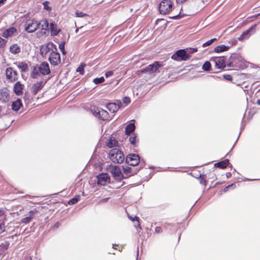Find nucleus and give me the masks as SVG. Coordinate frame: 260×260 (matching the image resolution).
Instances as JSON below:
<instances>
[{"label":"nucleus","mask_w":260,"mask_h":260,"mask_svg":"<svg viewBox=\"0 0 260 260\" xmlns=\"http://www.w3.org/2000/svg\"><path fill=\"white\" fill-rule=\"evenodd\" d=\"M109 155L110 160L114 163L120 164L124 160L123 152L117 148L111 149Z\"/></svg>","instance_id":"1"},{"label":"nucleus","mask_w":260,"mask_h":260,"mask_svg":"<svg viewBox=\"0 0 260 260\" xmlns=\"http://www.w3.org/2000/svg\"><path fill=\"white\" fill-rule=\"evenodd\" d=\"M91 111L95 117L102 120L109 119V114L107 111L101 108L96 107L95 106L92 107Z\"/></svg>","instance_id":"2"},{"label":"nucleus","mask_w":260,"mask_h":260,"mask_svg":"<svg viewBox=\"0 0 260 260\" xmlns=\"http://www.w3.org/2000/svg\"><path fill=\"white\" fill-rule=\"evenodd\" d=\"M191 55L187 54L185 50L181 49L177 51L173 54L171 58L175 60H187L190 58Z\"/></svg>","instance_id":"3"},{"label":"nucleus","mask_w":260,"mask_h":260,"mask_svg":"<svg viewBox=\"0 0 260 260\" xmlns=\"http://www.w3.org/2000/svg\"><path fill=\"white\" fill-rule=\"evenodd\" d=\"M172 8V3L170 0H163L159 4V11L161 14L168 13Z\"/></svg>","instance_id":"4"},{"label":"nucleus","mask_w":260,"mask_h":260,"mask_svg":"<svg viewBox=\"0 0 260 260\" xmlns=\"http://www.w3.org/2000/svg\"><path fill=\"white\" fill-rule=\"evenodd\" d=\"M39 27V24L35 19L28 20L25 24V30L28 33L35 32Z\"/></svg>","instance_id":"5"},{"label":"nucleus","mask_w":260,"mask_h":260,"mask_svg":"<svg viewBox=\"0 0 260 260\" xmlns=\"http://www.w3.org/2000/svg\"><path fill=\"white\" fill-rule=\"evenodd\" d=\"M48 59L50 64L53 66H56L61 62L60 54L56 50H52L50 54Z\"/></svg>","instance_id":"6"},{"label":"nucleus","mask_w":260,"mask_h":260,"mask_svg":"<svg viewBox=\"0 0 260 260\" xmlns=\"http://www.w3.org/2000/svg\"><path fill=\"white\" fill-rule=\"evenodd\" d=\"M54 49L57 50L55 45L52 42L43 45L40 47V54L43 57H45L48 53L51 51L52 52Z\"/></svg>","instance_id":"7"},{"label":"nucleus","mask_w":260,"mask_h":260,"mask_svg":"<svg viewBox=\"0 0 260 260\" xmlns=\"http://www.w3.org/2000/svg\"><path fill=\"white\" fill-rule=\"evenodd\" d=\"M125 162L129 166H137L140 162V157L137 154H129L126 157Z\"/></svg>","instance_id":"8"},{"label":"nucleus","mask_w":260,"mask_h":260,"mask_svg":"<svg viewBox=\"0 0 260 260\" xmlns=\"http://www.w3.org/2000/svg\"><path fill=\"white\" fill-rule=\"evenodd\" d=\"M110 172L113 177L118 181H121L122 179H126L122 174L121 171L119 167L117 166H112L110 168Z\"/></svg>","instance_id":"9"},{"label":"nucleus","mask_w":260,"mask_h":260,"mask_svg":"<svg viewBox=\"0 0 260 260\" xmlns=\"http://www.w3.org/2000/svg\"><path fill=\"white\" fill-rule=\"evenodd\" d=\"M39 24V26L41 27V30L40 31H38L37 32V35L38 37H41L43 35H46L47 32H49V23L46 19L42 20L40 22H38Z\"/></svg>","instance_id":"10"},{"label":"nucleus","mask_w":260,"mask_h":260,"mask_svg":"<svg viewBox=\"0 0 260 260\" xmlns=\"http://www.w3.org/2000/svg\"><path fill=\"white\" fill-rule=\"evenodd\" d=\"M6 75L8 80L14 82L18 79V74L13 68H8L6 70Z\"/></svg>","instance_id":"11"},{"label":"nucleus","mask_w":260,"mask_h":260,"mask_svg":"<svg viewBox=\"0 0 260 260\" xmlns=\"http://www.w3.org/2000/svg\"><path fill=\"white\" fill-rule=\"evenodd\" d=\"M211 61L214 62L215 67L217 69H223L226 66L224 57L223 56L213 57Z\"/></svg>","instance_id":"12"},{"label":"nucleus","mask_w":260,"mask_h":260,"mask_svg":"<svg viewBox=\"0 0 260 260\" xmlns=\"http://www.w3.org/2000/svg\"><path fill=\"white\" fill-rule=\"evenodd\" d=\"M159 66L157 62H155L154 63L148 66L145 69L139 71L138 72L143 73H148L149 74L153 73L156 72Z\"/></svg>","instance_id":"13"},{"label":"nucleus","mask_w":260,"mask_h":260,"mask_svg":"<svg viewBox=\"0 0 260 260\" xmlns=\"http://www.w3.org/2000/svg\"><path fill=\"white\" fill-rule=\"evenodd\" d=\"M97 183L99 185H105L110 182V177L107 173H102L97 176Z\"/></svg>","instance_id":"14"},{"label":"nucleus","mask_w":260,"mask_h":260,"mask_svg":"<svg viewBox=\"0 0 260 260\" xmlns=\"http://www.w3.org/2000/svg\"><path fill=\"white\" fill-rule=\"evenodd\" d=\"M257 24H255L250 27H249L248 29L244 31L240 37L238 38L239 40H242L243 39H247L249 36H251L252 33H253L255 31V28Z\"/></svg>","instance_id":"15"},{"label":"nucleus","mask_w":260,"mask_h":260,"mask_svg":"<svg viewBox=\"0 0 260 260\" xmlns=\"http://www.w3.org/2000/svg\"><path fill=\"white\" fill-rule=\"evenodd\" d=\"M122 168L124 174L127 176L126 177L127 178L136 174L139 171L137 168L133 169L127 166H123Z\"/></svg>","instance_id":"16"},{"label":"nucleus","mask_w":260,"mask_h":260,"mask_svg":"<svg viewBox=\"0 0 260 260\" xmlns=\"http://www.w3.org/2000/svg\"><path fill=\"white\" fill-rule=\"evenodd\" d=\"M38 70L43 75H48L50 73L49 64L46 61L41 63L38 68Z\"/></svg>","instance_id":"17"},{"label":"nucleus","mask_w":260,"mask_h":260,"mask_svg":"<svg viewBox=\"0 0 260 260\" xmlns=\"http://www.w3.org/2000/svg\"><path fill=\"white\" fill-rule=\"evenodd\" d=\"M9 94L7 89L0 90V102L3 103H7L9 100Z\"/></svg>","instance_id":"18"},{"label":"nucleus","mask_w":260,"mask_h":260,"mask_svg":"<svg viewBox=\"0 0 260 260\" xmlns=\"http://www.w3.org/2000/svg\"><path fill=\"white\" fill-rule=\"evenodd\" d=\"M122 104L120 102L119 104H116L114 103H110L107 104V108L109 111L115 113L119 110Z\"/></svg>","instance_id":"19"},{"label":"nucleus","mask_w":260,"mask_h":260,"mask_svg":"<svg viewBox=\"0 0 260 260\" xmlns=\"http://www.w3.org/2000/svg\"><path fill=\"white\" fill-rule=\"evenodd\" d=\"M44 84L43 81L38 82L33 84L31 87V92L34 94H36L43 87Z\"/></svg>","instance_id":"20"},{"label":"nucleus","mask_w":260,"mask_h":260,"mask_svg":"<svg viewBox=\"0 0 260 260\" xmlns=\"http://www.w3.org/2000/svg\"><path fill=\"white\" fill-rule=\"evenodd\" d=\"M24 85L20 82H17L14 86V90L16 95H19L22 93Z\"/></svg>","instance_id":"21"},{"label":"nucleus","mask_w":260,"mask_h":260,"mask_svg":"<svg viewBox=\"0 0 260 260\" xmlns=\"http://www.w3.org/2000/svg\"><path fill=\"white\" fill-rule=\"evenodd\" d=\"M22 106V104L19 99H17L12 103V109L15 111H18Z\"/></svg>","instance_id":"22"},{"label":"nucleus","mask_w":260,"mask_h":260,"mask_svg":"<svg viewBox=\"0 0 260 260\" xmlns=\"http://www.w3.org/2000/svg\"><path fill=\"white\" fill-rule=\"evenodd\" d=\"M16 31V29L13 27L5 30L3 34V37L8 38L12 36Z\"/></svg>","instance_id":"23"},{"label":"nucleus","mask_w":260,"mask_h":260,"mask_svg":"<svg viewBox=\"0 0 260 260\" xmlns=\"http://www.w3.org/2000/svg\"><path fill=\"white\" fill-rule=\"evenodd\" d=\"M136 126L134 123H130L126 125L125 128V134L126 135H129L135 129Z\"/></svg>","instance_id":"24"},{"label":"nucleus","mask_w":260,"mask_h":260,"mask_svg":"<svg viewBox=\"0 0 260 260\" xmlns=\"http://www.w3.org/2000/svg\"><path fill=\"white\" fill-rule=\"evenodd\" d=\"M9 50L11 53L13 54H17L20 52L21 48L17 44H14L10 47Z\"/></svg>","instance_id":"25"},{"label":"nucleus","mask_w":260,"mask_h":260,"mask_svg":"<svg viewBox=\"0 0 260 260\" xmlns=\"http://www.w3.org/2000/svg\"><path fill=\"white\" fill-rule=\"evenodd\" d=\"M17 68L20 70L21 72H26L28 70L27 64L24 62H19L17 64Z\"/></svg>","instance_id":"26"},{"label":"nucleus","mask_w":260,"mask_h":260,"mask_svg":"<svg viewBox=\"0 0 260 260\" xmlns=\"http://www.w3.org/2000/svg\"><path fill=\"white\" fill-rule=\"evenodd\" d=\"M50 29L51 31V35L52 36H55L58 35L59 32L60 31V29H58L57 28V26L56 24H54L53 23H51L50 24Z\"/></svg>","instance_id":"27"},{"label":"nucleus","mask_w":260,"mask_h":260,"mask_svg":"<svg viewBox=\"0 0 260 260\" xmlns=\"http://www.w3.org/2000/svg\"><path fill=\"white\" fill-rule=\"evenodd\" d=\"M36 212V211H30L29 212V216L23 218L22 219V222L24 223H29L30 221V220L34 217Z\"/></svg>","instance_id":"28"},{"label":"nucleus","mask_w":260,"mask_h":260,"mask_svg":"<svg viewBox=\"0 0 260 260\" xmlns=\"http://www.w3.org/2000/svg\"><path fill=\"white\" fill-rule=\"evenodd\" d=\"M129 141L132 145L134 146H136L137 143L139 141L137 134L135 133L132 134L129 138Z\"/></svg>","instance_id":"29"},{"label":"nucleus","mask_w":260,"mask_h":260,"mask_svg":"<svg viewBox=\"0 0 260 260\" xmlns=\"http://www.w3.org/2000/svg\"><path fill=\"white\" fill-rule=\"evenodd\" d=\"M229 164V160L225 159L224 160L215 164L214 166L219 168L224 169L228 166Z\"/></svg>","instance_id":"30"},{"label":"nucleus","mask_w":260,"mask_h":260,"mask_svg":"<svg viewBox=\"0 0 260 260\" xmlns=\"http://www.w3.org/2000/svg\"><path fill=\"white\" fill-rule=\"evenodd\" d=\"M229 47L224 45H218L214 48V52L216 53L222 52L228 50Z\"/></svg>","instance_id":"31"},{"label":"nucleus","mask_w":260,"mask_h":260,"mask_svg":"<svg viewBox=\"0 0 260 260\" xmlns=\"http://www.w3.org/2000/svg\"><path fill=\"white\" fill-rule=\"evenodd\" d=\"M5 223L4 219L3 216L0 215V234L5 231Z\"/></svg>","instance_id":"32"},{"label":"nucleus","mask_w":260,"mask_h":260,"mask_svg":"<svg viewBox=\"0 0 260 260\" xmlns=\"http://www.w3.org/2000/svg\"><path fill=\"white\" fill-rule=\"evenodd\" d=\"M76 16L77 17H84L85 19L88 21V18H89V16L82 12L77 11L76 12Z\"/></svg>","instance_id":"33"},{"label":"nucleus","mask_w":260,"mask_h":260,"mask_svg":"<svg viewBox=\"0 0 260 260\" xmlns=\"http://www.w3.org/2000/svg\"><path fill=\"white\" fill-rule=\"evenodd\" d=\"M80 198V195H77L69 201L68 204L69 205H74L78 202Z\"/></svg>","instance_id":"34"},{"label":"nucleus","mask_w":260,"mask_h":260,"mask_svg":"<svg viewBox=\"0 0 260 260\" xmlns=\"http://www.w3.org/2000/svg\"><path fill=\"white\" fill-rule=\"evenodd\" d=\"M40 74L38 72L36 68H34V70L31 73L30 77L34 79H37L38 76H40Z\"/></svg>","instance_id":"35"},{"label":"nucleus","mask_w":260,"mask_h":260,"mask_svg":"<svg viewBox=\"0 0 260 260\" xmlns=\"http://www.w3.org/2000/svg\"><path fill=\"white\" fill-rule=\"evenodd\" d=\"M211 63L209 61H206L202 67V69L206 71H209L210 70Z\"/></svg>","instance_id":"36"},{"label":"nucleus","mask_w":260,"mask_h":260,"mask_svg":"<svg viewBox=\"0 0 260 260\" xmlns=\"http://www.w3.org/2000/svg\"><path fill=\"white\" fill-rule=\"evenodd\" d=\"M64 46H65V42L63 41L61 42L59 44V49L60 50L61 52L63 55H65L66 54V51L64 49Z\"/></svg>","instance_id":"37"},{"label":"nucleus","mask_w":260,"mask_h":260,"mask_svg":"<svg viewBox=\"0 0 260 260\" xmlns=\"http://www.w3.org/2000/svg\"><path fill=\"white\" fill-rule=\"evenodd\" d=\"M104 81H105L104 78L103 77H101L100 78H96L94 79L93 82L95 84H98L102 83L104 82Z\"/></svg>","instance_id":"38"},{"label":"nucleus","mask_w":260,"mask_h":260,"mask_svg":"<svg viewBox=\"0 0 260 260\" xmlns=\"http://www.w3.org/2000/svg\"><path fill=\"white\" fill-rule=\"evenodd\" d=\"M217 40V39L216 38H213V39H212L208 41H207L206 42H205V43H204L203 45H202V47H205L206 46H209L211 44H212L214 41H216Z\"/></svg>","instance_id":"39"},{"label":"nucleus","mask_w":260,"mask_h":260,"mask_svg":"<svg viewBox=\"0 0 260 260\" xmlns=\"http://www.w3.org/2000/svg\"><path fill=\"white\" fill-rule=\"evenodd\" d=\"M116 143V141L115 140L111 139L107 144V146L110 148L114 147Z\"/></svg>","instance_id":"40"},{"label":"nucleus","mask_w":260,"mask_h":260,"mask_svg":"<svg viewBox=\"0 0 260 260\" xmlns=\"http://www.w3.org/2000/svg\"><path fill=\"white\" fill-rule=\"evenodd\" d=\"M85 66V64H81L80 66H79L78 68H77L76 71L77 72H79L80 74L83 75L84 74V68Z\"/></svg>","instance_id":"41"},{"label":"nucleus","mask_w":260,"mask_h":260,"mask_svg":"<svg viewBox=\"0 0 260 260\" xmlns=\"http://www.w3.org/2000/svg\"><path fill=\"white\" fill-rule=\"evenodd\" d=\"M128 218L129 219H131L132 221H135L137 220L138 223V226L140 229H141L140 224L139 223V218L137 216H135V217H133L132 216H128Z\"/></svg>","instance_id":"42"},{"label":"nucleus","mask_w":260,"mask_h":260,"mask_svg":"<svg viewBox=\"0 0 260 260\" xmlns=\"http://www.w3.org/2000/svg\"><path fill=\"white\" fill-rule=\"evenodd\" d=\"M122 102L124 104L127 105L131 102L130 99L127 96H125L122 99Z\"/></svg>","instance_id":"43"},{"label":"nucleus","mask_w":260,"mask_h":260,"mask_svg":"<svg viewBox=\"0 0 260 260\" xmlns=\"http://www.w3.org/2000/svg\"><path fill=\"white\" fill-rule=\"evenodd\" d=\"M114 73L112 71H109L107 72H106L105 75L106 78L110 77L112 76L113 75Z\"/></svg>","instance_id":"44"},{"label":"nucleus","mask_w":260,"mask_h":260,"mask_svg":"<svg viewBox=\"0 0 260 260\" xmlns=\"http://www.w3.org/2000/svg\"><path fill=\"white\" fill-rule=\"evenodd\" d=\"M48 3V2L47 1H45V2H43V5L44 6V8L45 9H46L47 10H50L51 8H50L48 6V5H47Z\"/></svg>","instance_id":"45"},{"label":"nucleus","mask_w":260,"mask_h":260,"mask_svg":"<svg viewBox=\"0 0 260 260\" xmlns=\"http://www.w3.org/2000/svg\"><path fill=\"white\" fill-rule=\"evenodd\" d=\"M223 77L228 81H232L233 79L232 76L230 75H223Z\"/></svg>","instance_id":"46"},{"label":"nucleus","mask_w":260,"mask_h":260,"mask_svg":"<svg viewBox=\"0 0 260 260\" xmlns=\"http://www.w3.org/2000/svg\"><path fill=\"white\" fill-rule=\"evenodd\" d=\"M200 183L204 185H206V180L203 177H201V176H200Z\"/></svg>","instance_id":"47"},{"label":"nucleus","mask_w":260,"mask_h":260,"mask_svg":"<svg viewBox=\"0 0 260 260\" xmlns=\"http://www.w3.org/2000/svg\"><path fill=\"white\" fill-rule=\"evenodd\" d=\"M187 50L188 51L189 53L192 54V53H195V52H197L198 49H197V48H189Z\"/></svg>","instance_id":"48"},{"label":"nucleus","mask_w":260,"mask_h":260,"mask_svg":"<svg viewBox=\"0 0 260 260\" xmlns=\"http://www.w3.org/2000/svg\"><path fill=\"white\" fill-rule=\"evenodd\" d=\"M6 40L0 37V48L2 47L5 44Z\"/></svg>","instance_id":"49"},{"label":"nucleus","mask_w":260,"mask_h":260,"mask_svg":"<svg viewBox=\"0 0 260 260\" xmlns=\"http://www.w3.org/2000/svg\"><path fill=\"white\" fill-rule=\"evenodd\" d=\"M155 232L157 234L161 233L162 232L161 228L160 226L156 227L155 228Z\"/></svg>","instance_id":"50"},{"label":"nucleus","mask_w":260,"mask_h":260,"mask_svg":"<svg viewBox=\"0 0 260 260\" xmlns=\"http://www.w3.org/2000/svg\"><path fill=\"white\" fill-rule=\"evenodd\" d=\"M233 186H235V185L234 184H232L231 185H229L228 186H227L226 187H225L224 188L223 191L224 192H225V191H226L228 190V189L229 188H231V187H233Z\"/></svg>","instance_id":"51"},{"label":"nucleus","mask_w":260,"mask_h":260,"mask_svg":"<svg viewBox=\"0 0 260 260\" xmlns=\"http://www.w3.org/2000/svg\"><path fill=\"white\" fill-rule=\"evenodd\" d=\"M7 0H0V7L3 5L6 2Z\"/></svg>","instance_id":"52"},{"label":"nucleus","mask_w":260,"mask_h":260,"mask_svg":"<svg viewBox=\"0 0 260 260\" xmlns=\"http://www.w3.org/2000/svg\"><path fill=\"white\" fill-rule=\"evenodd\" d=\"M179 18H180V17H179V15H177L172 17V18H173L174 19H177Z\"/></svg>","instance_id":"53"},{"label":"nucleus","mask_w":260,"mask_h":260,"mask_svg":"<svg viewBox=\"0 0 260 260\" xmlns=\"http://www.w3.org/2000/svg\"><path fill=\"white\" fill-rule=\"evenodd\" d=\"M108 198L104 199L101 200V202H106L108 200Z\"/></svg>","instance_id":"54"},{"label":"nucleus","mask_w":260,"mask_h":260,"mask_svg":"<svg viewBox=\"0 0 260 260\" xmlns=\"http://www.w3.org/2000/svg\"><path fill=\"white\" fill-rule=\"evenodd\" d=\"M54 227H55L56 228H58V223H56L54 224Z\"/></svg>","instance_id":"55"},{"label":"nucleus","mask_w":260,"mask_h":260,"mask_svg":"<svg viewBox=\"0 0 260 260\" xmlns=\"http://www.w3.org/2000/svg\"><path fill=\"white\" fill-rule=\"evenodd\" d=\"M259 15H260V14H258L255 15H254V17L255 18H256V17H257Z\"/></svg>","instance_id":"56"},{"label":"nucleus","mask_w":260,"mask_h":260,"mask_svg":"<svg viewBox=\"0 0 260 260\" xmlns=\"http://www.w3.org/2000/svg\"><path fill=\"white\" fill-rule=\"evenodd\" d=\"M257 104L260 105V99L257 101Z\"/></svg>","instance_id":"57"},{"label":"nucleus","mask_w":260,"mask_h":260,"mask_svg":"<svg viewBox=\"0 0 260 260\" xmlns=\"http://www.w3.org/2000/svg\"><path fill=\"white\" fill-rule=\"evenodd\" d=\"M78 30H79V28H77L76 29V30H75L76 32H78Z\"/></svg>","instance_id":"58"},{"label":"nucleus","mask_w":260,"mask_h":260,"mask_svg":"<svg viewBox=\"0 0 260 260\" xmlns=\"http://www.w3.org/2000/svg\"><path fill=\"white\" fill-rule=\"evenodd\" d=\"M138 254H139V251L138 250V251H137V255H138Z\"/></svg>","instance_id":"59"}]
</instances>
